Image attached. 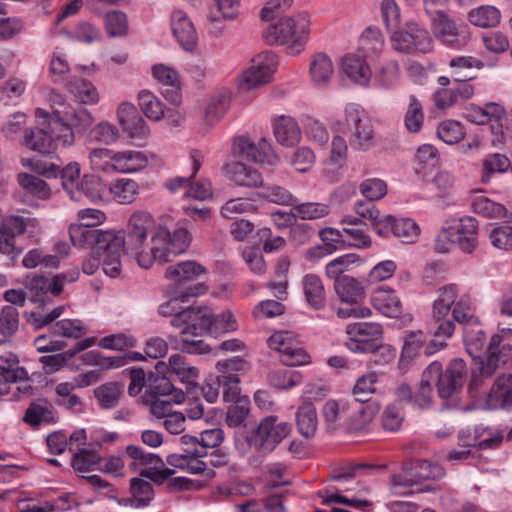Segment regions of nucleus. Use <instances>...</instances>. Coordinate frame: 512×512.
Masks as SVG:
<instances>
[{"instance_id":"nucleus-35","label":"nucleus","mask_w":512,"mask_h":512,"mask_svg":"<svg viewBox=\"0 0 512 512\" xmlns=\"http://www.w3.org/2000/svg\"><path fill=\"white\" fill-rule=\"evenodd\" d=\"M227 174L237 186L252 188L263 184L262 175L255 168L241 162L228 165Z\"/></svg>"},{"instance_id":"nucleus-31","label":"nucleus","mask_w":512,"mask_h":512,"mask_svg":"<svg viewBox=\"0 0 512 512\" xmlns=\"http://www.w3.org/2000/svg\"><path fill=\"white\" fill-rule=\"evenodd\" d=\"M231 100L229 89H221L208 100L204 113V122L209 127L215 126L226 113Z\"/></svg>"},{"instance_id":"nucleus-14","label":"nucleus","mask_w":512,"mask_h":512,"mask_svg":"<svg viewBox=\"0 0 512 512\" xmlns=\"http://www.w3.org/2000/svg\"><path fill=\"white\" fill-rule=\"evenodd\" d=\"M215 368L216 371L220 373L223 399L225 402L237 401L245 397L241 395L239 387V376L250 369V365L245 359L240 356H235L230 359L218 361Z\"/></svg>"},{"instance_id":"nucleus-34","label":"nucleus","mask_w":512,"mask_h":512,"mask_svg":"<svg viewBox=\"0 0 512 512\" xmlns=\"http://www.w3.org/2000/svg\"><path fill=\"white\" fill-rule=\"evenodd\" d=\"M205 269L194 261L179 262L167 268L165 276L177 286L185 285L203 274Z\"/></svg>"},{"instance_id":"nucleus-17","label":"nucleus","mask_w":512,"mask_h":512,"mask_svg":"<svg viewBox=\"0 0 512 512\" xmlns=\"http://www.w3.org/2000/svg\"><path fill=\"white\" fill-rule=\"evenodd\" d=\"M117 120L123 132L136 145L142 146L150 136V129L137 108L129 102H122L117 108Z\"/></svg>"},{"instance_id":"nucleus-3","label":"nucleus","mask_w":512,"mask_h":512,"mask_svg":"<svg viewBox=\"0 0 512 512\" xmlns=\"http://www.w3.org/2000/svg\"><path fill=\"white\" fill-rule=\"evenodd\" d=\"M47 101L51 112L37 108L35 116L45 119L50 126L58 127L59 135L56 139L62 142V147L72 145L75 140L74 131H85L94 120L91 112L81 103L73 105L68 103L64 95L56 90L49 92Z\"/></svg>"},{"instance_id":"nucleus-57","label":"nucleus","mask_w":512,"mask_h":512,"mask_svg":"<svg viewBox=\"0 0 512 512\" xmlns=\"http://www.w3.org/2000/svg\"><path fill=\"white\" fill-rule=\"evenodd\" d=\"M99 460L100 456L97 454L96 449L82 447L74 453L71 465L76 473L84 474L98 470Z\"/></svg>"},{"instance_id":"nucleus-28","label":"nucleus","mask_w":512,"mask_h":512,"mask_svg":"<svg viewBox=\"0 0 512 512\" xmlns=\"http://www.w3.org/2000/svg\"><path fill=\"white\" fill-rule=\"evenodd\" d=\"M373 307L386 317H398L402 313V303L396 292L386 286L377 287L371 294Z\"/></svg>"},{"instance_id":"nucleus-12","label":"nucleus","mask_w":512,"mask_h":512,"mask_svg":"<svg viewBox=\"0 0 512 512\" xmlns=\"http://www.w3.org/2000/svg\"><path fill=\"white\" fill-rule=\"evenodd\" d=\"M277 64V57L272 52L266 51L256 55L249 68L238 78L239 90L245 92L268 83Z\"/></svg>"},{"instance_id":"nucleus-44","label":"nucleus","mask_w":512,"mask_h":512,"mask_svg":"<svg viewBox=\"0 0 512 512\" xmlns=\"http://www.w3.org/2000/svg\"><path fill=\"white\" fill-rule=\"evenodd\" d=\"M349 141L353 149L367 152L378 146L380 137L374 131L372 124L367 122L353 129Z\"/></svg>"},{"instance_id":"nucleus-41","label":"nucleus","mask_w":512,"mask_h":512,"mask_svg":"<svg viewBox=\"0 0 512 512\" xmlns=\"http://www.w3.org/2000/svg\"><path fill=\"white\" fill-rule=\"evenodd\" d=\"M349 404L345 400L329 399L322 408V416L327 427L336 429L348 421Z\"/></svg>"},{"instance_id":"nucleus-38","label":"nucleus","mask_w":512,"mask_h":512,"mask_svg":"<svg viewBox=\"0 0 512 512\" xmlns=\"http://www.w3.org/2000/svg\"><path fill=\"white\" fill-rule=\"evenodd\" d=\"M65 87L81 104L95 105L99 102L98 90L91 81L72 76Z\"/></svg>"},{"instance_id":"nucleus-16","label":"nucleus","mask_w":512,"mask_h":512,"mask_svg":"<svg viewBox=\"0 0 512 512\" xmlns=\"http://www.w3.org/2000/svg\"><path fill=\"white\" fill-rule=\"evenodd\" d=\"M232 153L235 157L251 160L263 166L273 167L279 163V157L264 138L255 144L244 136H237L233 139Z\"/></svg>"},{"instance_id":"nucleus-40","label":"nucleus","mask_w":512,"mask_h":512,"mask_svg":"<svg viewBox=\"0 0 512 512\" xmlns=\"http://www.w3.org/2000/svg\"><path fill=\"white\" fill-rule=\"evenodd\" d=\"M158 376L152 379L153 374L149 376V390L156 397H171L174 403H182L185 400V394L181 389H177L171 383L167 373H157Z\"/></svg>"},{"instance_id":"nucleus-52","label":"nucleus","mask_w":512,"mask_h":512,"mask_svg":"<svg viewBox=\"0 0 512 512\" xmlns=\"http://www.w3.org/2000/svg\"><path fill=\"white\" fill-rule=\"evenodd\" d=\"M122 393V386L118 382H106L94 389V396L99 407L105 410L116 407Z\"/></svg>"},{"instance_id":"nucleus-48","label":"nucleus","mask_w":512,"mask_h":512,"mask_svg":"<svg viewBox=\"0 0 512 512\" xmlns=\"http://www.w3.org/2000/svg\"><path fill=\"white\" fill-rule=\"evenodd\" d=\"M120 139V131L113 123L103 120L94 125L87 134V142L106 146L115 144Z\"/></svg>"},{"instance_id":"nucleus-18","label":"nucleus","mask_w":512,"mask_h":512,"mask_svg":"<svg viewBox=\"0 0 512 512\" xmlns=\"http://www.w3.org/2000/svg\"><path fill=\"white\" fill-rule=\"evenodd\" d=\"M18 364L19 359L14 353L0 356V397L8 393L14 384H18L17 389L23 393L32 389L27 371Z\"/></svg>"},{"instance_id":"nucleus-30","label":"nucleus","mask_w":512,"mask_h":512,"mask_svg":"<svg viewBox=\"0 0 512 512\" xmlns=\"http://www.w3.org/2000/svg\"><path fill=\"white\" fill-rule=\"evenodd\" d=\"M154 498L153 486L150 482L141 478L130 480V496L121 499V504L133 508H144Z\"/></svg>"},{"instance_id":"nucleus-13","label":"nucleus","mask_w":512,"mask_h":512,"mask_svg":"<svg viewBox=\"0 0 512 512\" xmlns=\"http://www.w3.org/2000/svg\"><path fill=\"white\" fill-rule=\"evenodd\" d=\"M430 365L439 367L436 376L431 377L433 385H437L438 395L442 399L453 398L460 390L467 378V366L463 359L455 358L450 361L443 371L440 362L434 361Z\"/></svg>"},{"instance_id":"nucleus-22","label":"nucleus","mask_w":512,"mask_h":512,"mask_svg":"<svg viewBox=\"0 0 512 512\" xmlns=\"http://www.w3.org/2000/svg\"><path fill=\"white\" fill-rule=\"evenodd\" d=\"M49 131L44 128H30L25 130L24 145L30 150L39 153H50L54 148L62 146V142L57 140L59 135L58 127L50 126Z\"/></svg>"},{"instance_id":"nucleus-61","label":"nucleus","mask_w":512,"mask_h":512,"mask_svg":"<svg viewBox=\"0 0 512 512\" xmlns=\"http://www.w3.org/2000/svg\"><path fill=\"white\" fill-rule=\"evenodd\" d=\"M18 183L27 194L35 198L45 200L50 197L51 190L47 183L37 176L20 173L18 175Z\"/></svg>"},{"instance_id":"nucleus-37","label":"nucleus","mask_w":512,"mask_h":512,"mask_svg":"<svg viewBox=\"0 0 512 512\" xmlns=\"http://www.w3.org/2000/svg\"><path fill=\"white\" fill-rule=\"evenodd\" d=\"M27 295L31 302L45 305L50 301L48 294L58 296L55 292L54 278L34 276L26 284Z\"/></svg>"},{"instance_id":"nucleus-8","label":"nucleus","mask_w":512,"mask_h":512,"mask_svg":"<svg viewBox=\"0 0 512 512\" xmlns=\"http://www.w3.org/2000/svg\"><path fill=\"white\" fill-rule=\"evenodd\" d=\"M345 346L354 353H373L381 346L383 327L377 322H354L346 326Z\"/></svg>"},{"instance_id":"nucleus-2","label":"nucleus","mask_w":512,"mask_h":512,"mask_svg":"<svg viewBox=\"0 0 512 512\" xmlns=\"http://www.w3.org/2000/svg\"><path fill=\"white\" fill-rule=\"evenodd\" d=\"M463 342L467 353L477 359V368L472 372L469 390L475 392L509 359L511 345L502 343V336L495 334L488 344L487 353L481 356L486 344V335L480 325L463 328Z\"/></svg>"},{"instance_id":"nucleus-39","label":"nucleus","mask_w":512,"mask_h":512,"mask_svg":"<svg viewBox=\"0 0 512 512\" xmlns=\"http://www.w3.org/2000/svg\"><path fill=\"white\" fill-rule=\"evenodd\" d=\"M437 365H429L423 372L421 381L417 389L413 392V405L425 409L428 408L433 400V383L431 377L438 373Z\"/></svg>"},{"instance_id":"nucleus-49","label":"nucleus","mask_w":512,"mask_h":512,"mask_svg":"<svg viewBox=\"0 0 512 512\" xmlns=\"http://www.w3.org/2000/svg\"><path fill=\"white\" fill-rule=\"evenodd\" d=\"M468 20L477 27H495L500 23L501 12L493 5H481L469 11Z\"/></svg>"},{"instance_id":"nucleus-53","label":"nucleus","mask_w":512,"mask_h":512,"mask_svg":"<svg viewBox=\"0 0 512 512\" xmlns=\"http://www.w3.org/2000/svg\"><path fill=\"white\" fill-rule=\"evenodd\" d=\"M317 412L311 402L303 403L296 414V424L299 433L305 438L314 436L317 429Z\"/></svg>"},{"instance_id":"nucleus-6","label":"nucleus","mask_w":512,"mask_h":512,"mask_svg":"<svg viewBox=\"0 0 512 512\" xmlns=\"http://www.w3.org/2000/svg\"><path fill=\"white\" fill-rule=\"evenodd\" d=\"M223 439L224 433L220 428L204 430L197 449H186V454H170L167 463L190 474H202L206 470V463L201 458L207 455L206 449L220 445Z\"/></svg>"},{"instance_id":"nucleus-9","label":"nucleus","mask_w":512,"mask_h":512,"mask_svg":"<svg viewBox=\"0 0 512 512\" xmlns=\"http://www.w3.org/2000/svg\"><path fill=\"white\" fill-rule=\"evenodd\" d=\"M290 426L276 416L263 418L248 438L250 447L263 453L272 452L289 434Z\"/></svg>"},{"instance_id":"nucleus-59","label":"nucleus","mask_w":512,"mask_h":512,"mask_svg":"<svg viewBox=\"0 0 512 512\" xmlns=\"http://www.w3.org/2000/svg\"><path fill=\"white\" fill-rule=\"evenodd\" d=\"M113 198L121 204L132 203L138 193V184L129 178H120L109 185Z\"/></svg>"},{"instance_id":"nucleus-20","label":"nucleus","mask_w":512,"mask_h":512,"mask_svg":"<svg viewBox=\"0 0 512 512\" xmlns=\"http://www.w3.org/2000/svg\"><path fill=\"white\" fill-rule=\"evenodd\" d=\"M155 369L156 373L175 375L180 382L186 385L188 390L196 387L198 370L186 361V357L184 355H171L168 359V363L159 361L157 362Z\"/></svg>"},{"instance_id":"nucleus-60","label":"nucleus","mask_w":512,"mask_h":512,"mask_svg":"<svg viewBox=\"0 0 512 512\" xmlns=\"http://www.w3.org/2000/svg\"><path fill=\"white\" fill-rule=\"evenodd\" d=\"M139 105L147 118L152 121H160L164 116L163 102L152 92L142 90L138 94Z\"/></svg>"},{"instance_id":"nucleus-36","label":"nucleus","mask_w":512,"mask_h":512,"mask_svg":"<svg viewBox=\"0 0 512 512\" xmlns=\"http://www.w3.org/2000/svg\"><path fill=\"white\" fill-rule=\"evenodd\" d=\"M114 164L115 172L135 173L147 166L148 157L145 152L138 150L116 151Z\"/></svg>"},{"instance_id":"nucleus-24","label":"nucleus","mask_w":512,"mask_h":512,"mask_svg":"<svg viewBox=\"0 0 512 512\" xmlns=\"http://www.w3.org/2000/svg\"><path fill=\"white\" fill-rule=\"evenodd\" d=\"M340 69L347 78L357 85L367 86L371 80L370 66L366 62V57L359 51L343 56Z\"/></svg>"},{"instance_id":"nucleus-50","label":"nucleus","mask_w":512,"mask_h":512,"mask_svg":"<svg viewBox=\"0 0 512 512\" xmlns=\"http://www.w3.org/2000/svg\"><path fill=\"white\" fill-rule=\"evenodd\" d=\"M114 159H116V151L113 149L98 147L88 152L90 167L95 172H115Z\"/></svg>"},{"instance_id":"nucleus-27","label":"nucleus","mask_w":512,"mask_h":512,"mask_svg":"<svg viewBox=\"0 0 512 512\" xmlns=\"http://www.w3.org/2000/svg\"><path fill=\"white\" fill-rule=\"evenodd\" d=\"M432 489L433 486L430 483L423 487L418 485L408 462L403 464L399 472L390 476V491L394 495L407 496Z\"/></svg>"},{"instance_id":"nucleus-56","label":"nucleus","mask_w":512,"mask_h":512,"mask_svg":"<svg viewBox=\"0 0 512 512\" xmlns=\"http://www.w3.org/2000/svg\"><path fill=\"white\" fill-rule=\"evenodd\" d=\"M62 33L73 41L85 44H92L101 40L100 29L88 21H80L73 29H65Z\"/></svg>"},{"instance_id":"nucleus-63","label":"nucleus","mask_w":512,"mask_h":512,"mask_svg":"<svg viewBox=\"0 0 512 512\" xmlns=\"http://www.w3.org/2000/svg\"><path fill=\"white\" fill-rule=\"evenodd\" d=\"M258 196L263 200L277 205L292 206L296 198L286 188L279 185H261Z\"/></svg>"},{"instance_id":"nucleus-51","label":"nucleus","mask_w":512,"mask_h":512,"mask_svg":"<svg viewBox=\"0 0 512 512\" xmlns=\"http://www.w3.org/2000/svg\"><path fill=\"white\" fill-rule=\"evenodd\" d=\"M471 209L474 213L486 218H505L506 208L495 201H492L482 193L476 192L471 200Z\"/></svg>"},{"instance_id":"nucleus-42","label":"nucleus","mask_w":512,"mask_h":512,"mask_svg":"<svg viewBox=\"0 0 512 512\" xmlns=\"http://www.w3.org/2000/svg\"><path fill=\"white\" fill-rule=\"evenodd\" d=\"M439 163V153L431 144L420 145L414 157V170L418 176L425 178Z\"/></svg>"},{"instance_id":"nucleus-15","label":"nucleus","mask_w":512,"mask_h":512,"mask_svg":"<svg viewBox=\"0 0 512 512\" xmlns=\"http://www.w3.org/2000/svg\"><path fill=\"white\" fill-rule=\"evenodd\" d=\"M170 323L182 335L201 336L208 332L212 323V310L201 306L187 307L177 312Z\"/></svg>"},{"instance_id":"nucleus-10","label":"nucleus","mask_w":512,"mask_h":512,"mask_svg":"<svg viewBox=\"0 0 512 512\" xmlns=\"http://www.w3.org/2000/svg\"><path fill=\"white\" fill-rule=\"evenodd\" d=\"M267 343L280 354V360L286 366H303L311 361L299 336L293 331H276L268 338Z\"/></svg>"},{"instance_id":"nucleus-7","label":"nucleus","mask_w":512,"mask_h":512,"mask_svg":"<svg viewBox=\"0 0 512 512\" xmlns=\"http://www.w3.org/2000/svg\"><path fill=\"white\" fill-rule=\"evenodd\" d=\"M334 286L338 297L345 303L344 306L337 309L339 318H367L371 316V309L359 303L365 295L359 281L350 276H342L335 281Z\"/></svg>"},{"instance_id":"nucleus-54","label":"nucleus","mask_w":512,"mask_h":512,"mask_svg":"<svg viewBox=\"0 0 512 512\" xmlns=\"http://www.w3.org/2000/svg\"><path fill=\"white\" fill-rule=\"evenodd\" d=\"M408 464L419 486L422 480H438L445 475L444 468L435 462L419 459Z\"/></svg>"},{"instance_id":"nucleus-5","label":"nucleus","mask_w":512,"mask_h":512,"mask_svg":"<svg viewBox=\"0 0 512 512\" xmlns=\"http://www.w3.org/2000/svg\"><path fill=\"white\" fill-rule=\"evenodd\" d=\"M310 20L306 13H299L295 16L270 24L263 31V38L269 45L289 44L290 55L299 54L309 35Z\"/></svg>"},{"instance_id":"nucleus-58","label":"nucleus","mask_w":512,"mask_h":512,"mask_svg":"<svg viewBox=\"0 0 512 512\" xmlns=\"http://www.w3.org/2000/svg\"><path fill=\"white\" fill-rule=\"evenodd\" d=\"M423 105L415 95L409 96L407 110L404 115V126L410 133H418L424 123Z\"/></svg>"},{"instance_id":"nucleus-47","label":"nucleus","mask_w":512,"mask_h":512,"mask_svg":"<svg viewBox=\"0 0 512 512\" xmlns=\"http://www.w3.org/2000/svg\"><path fill=\"white\" fill-rule=\"evenodd\" d=\"M384 48V39L381 31L375 27H368L361 35L358 51L366 58H377Z\"/></svg>"},{"instance_id":"nucleus-45","label":"nucleus","mask_w":512,"mask_h":512,"mask_svg":"<svg viewBox=\"0 0 512 512\" xmlns=\"http://www.w3.org/2000/svg\"><path fill=\"white\" fill-rule=\"evenodd\" d=\"M511 166L510 159L501 153H491L482 160L481 178L483 184H488L497 174H503Z\"/></svg>"},{"instance_id":"nucleus-64","label":"nucleus","mask_w":512,"mask_h":512,"mask_svg":"<svg viewBox=\"0 0 512 512\" xmlns=\"http://www.w3.org/2000/svg\"><path fill=\"white\" fill-rule=\"evenodd\" d=\"M420 227L412 218H396L392 235L405 244H413L420 235Z\"/></svg>"},{"instance_id":"nucleus-25","label":"nucleus","mask_w":512,"mask_h":512,"mask_svg":"<svg viewBox=\"0 0 512 512\" xmlns=\"http://www.w3.org/2000/svg\"><path fill=\"white\" fill-rule=\"evenodd\" d=\"M486 406L488 409L512 408V373L498 375L487 395Z\"/></svg>"},{"instance_id":"nucleus-1","label":"nucleus","mask_w":512,"mask_h":512,"mask_svg":"<svg viewBox=\"0 0 512 512\" xmlns=\"http://www.w3.org/2000/svg\"><path fill=\"white\" fill-rule=\"evenodd\" d=\"M152 216L144 211L133 213L128 221L125 232L116 231L127 255L133 257L144 269L150 268L156 260L170 262L189 247L192 236L187 228L179 226L173 233L165 226H158L152 235V247L147 245L149 230L153 227Z\"/></svg>"},{"instance_id":"nucleus-62","label":"nucleus","mask_w":512,"mask_h":512,"mask_svg":"<svg viewBox=\"0 0 512 512\" xmlns=\"http://www.w3.org/2000/svg\"><path fill=\"white\" fill-rule=\"evenodd\" d=\"M268 381L277 389L287 390L300 385L302 375L292 369H277L268 374Z\"/></svg>"},{"instance_id":"nucleus-43","label":"nucleus","mask_w":512,"mask_h":512,"mask_svg":"<svg viewBox=\"0 0 512 512\" xmlns=\"http://www.w3.org/2000/svg\"><path fill=\"white\" fill-rule=\"evenodd\" d=\"M302 286L308 304L314 309L323 308L326 297L321 278L313 273L306 274L302 279Z\"/></svg>"},{"instance_id":"nucleus-21","label":"nucleus","mask_w":512,"mask_h":512,"mask_svg":"<svg viewBox=\"0 0 512 512\" xmlns=\"http://www.w3.org/2000/svg\"><path fill=\"white\" fill-rule=\"evenodd\" d=\"M93 373L80 374L71 382H61L56 385V403L69 410L78 411L81 409L82 403L80 398L74 393L76 388L86 387L92 383Z\"/></svg>"},{"instance_id":"nucleus-32","label":"nucleus","mask_w":512,"mask_h":512,"mask_svg":"<svg viewBox=\"0 0 512 512\" xmlns=\"http://www.w3.org/2000/svg\"><path fill=\"white\" fill-rule=\"evenodd\" d=\"M333 75L334 64L327 54L319 52L312 56L309 64V76L315 85H327Z\"/></svg>"},{"instance_id":"nucleus-55","label":"nucleus","mask_w":512,"mask_h":512,"mask_svg":"<svg viewBox=\"0 0 512 512\" xmlns=\"http://www.w3.org/2000/svg\"><path fill=\"white\" fill-rule=\"evenodd\" d=\"M70 71L71 67L67 55L58 49L53 51L49 64L51 80L54 83L66 86L67 82H69L72 77L69 76Z\"/></svg>"},{"instance_id":"nucleus-33","label":"nucleus","mask_w":512,"mask_h":512,"mask_svg":"<svg viewBox=\"0 0 512 512\" xmlns=\"http://www.w3.org/2000/svg\"><path fill=\"white\" fill-rule=\"evenodd\" d=\"M105 185L100 178L85 175L80 183H77L75 190H70V199L73 201H81L86 197L92 202L103 199Z\"/></svg>"},{"instance_id":"nucleus-19","label":"nucleus","mask_w":512,"mask_h":512,"mask_svg":"<svg viewBox=\"0 0 512 512\" xmlns=\"http://www.w3.org/2000/svg\"><path fill=\"white\" fill-rule=\"evenodd\" d=\"M431 29L436 39L446 47L460 49L465 43L455 22L443 10L435 11Z\"/></svg>"},{"instance_id":"nucleus-4","label":"nucleus","mask_w":512,"mask_h":512,"mask_svg":"<svg viewBox=\"0 0 512 512\" xmlns=\"http://www.w3.org/2000/svg\"><path fill=\"white\" fill-rule=\"evenodd\" d=\"M478 245V221L471 216H451L438 231L434 247L439 253H448L457 246L471 254Z\"/></svg>"},{"instance_id":"nucleus-26","label":"nucleus","mask_w":512,"mask_h":512,"mask_svg":"<svg viewBox=\"0 0 512 512\" xmlns=\"http://www.w3.org/2000/svg\"><path fill=\"white\" fill-rule=\"evenodd\" d=\"M273 134L277 142L284 147H294L302 139L301 128L295 118L279 115L272 121Z\"/></svg>"},{"instance_id":"nucleus-11","label":"nucleus","mask_w":512,"mask_h":512,"mask_svg":"<svg viewBox=\"0 0 512 512\" xmlns=\"http://www.w3.org/2000/svg\"><path fill=\"white\" fill-rule=\"evenodd\" d=\"M69 237L74 247L78 249L96 248L97 250L109 245L117 246L122 243L115 230H102L91 227L89 224H71Z\"/></svg>"},{"instance_id":"nucleus-23","label":"nucleus","mask_w":512,"mask_h":512,"mask_svg":"<svg viewBox=\"0 0 512 512\" xmlns=\"http://www.w3.org/2000/svg\"><path fill=\"white\" fill-rule=\"evenodd\" d=\"M171 29L174 37L186 51H193L197 45V33L187 13L175 9L170 17Z\"/></svg>"},{"instance_id":"nucleus-29","label":"nucleus","mask_w":512,"mask_h":512,"mask_svg":"<svg viewBox=\"0 0 512 512\" xmlns=\"http://www.w3.org/2000/svg\"><path fill=\"white\" fill-rule=\"evenodd\" d=\"M40 231L39 222L35 218L23 216H8L3 219L0 233L2 236L16 237L20 234H27L32 238Z\"/></svg>"},{"instance_id":"nucleus-46","label":"nucleus","mask_w":512,"mask_h":512,"mask_svg":"<svg viewBox=\"0 0 512 512\" xmlns=\"http://www.w3.org/2000/svg\"><path fill=\"white\" fill-rule=\"evenodd\" d=\"M206 287L201 284H189L183 290L177 292L176 297L161 304L159 306V314L162 316H172L179 312V302H186L190 297H195L204 294Z\"/></svg>"}]
</instances>
